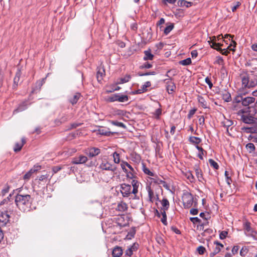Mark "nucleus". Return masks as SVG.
I'll list each match as a JSON object with an SVG mask.
<instances>
[{
    "mask_svg": "<svg viewBox=\"0 0 257 257\" xmlns=\"http://www.w3.org/2000/svg\"><path fill=\"white\" fill-rule=\"evenodd\" d=\"M32 202L30 195L18 194L15 198V203L17 207L23 211L29 210Z\"/></svg>",
    "mask_w": 257,
    "mask_h": 257,
    "instance_id": "2",
    "label": "nucleus"
},
{
    "mask_svg": "<svg viewBox=\"0 0 257 257\" xmlns=\"http://www.w3.org/2000/svg\"><path fill=\"white\" fill-rule=\"evenodd\" d=\"M131 184L133 187L132 193L136 195L138 192V188L140 184V183L138 180L136 179H133L132 181Z\"/></svg>",
    "mask_w": 257,
    "mask_h": 257,
    "instance_id": "15",
    "label": "nucleus"
},
{
    "mask_svg": "<svg viewBox=\"0 0 257 257\" xmlns=\"http://www.w3.org/2000/svg\"><path fill=\"white\" fill-rule=\"evenodd\" d=\"M27 108V102H24L21 103L18 107L16 108L14 111L13 114H16L19 112L25 110Z\"/></svg>",
    "mask_w": 257,
    "mask_h": 257,
    "instance_id": "20",
    "label": "nucleus"
},
{
    "mask_svg": "<svg viewBox=\"0 0 257 257\" xmlns=\"http://www.w3.org/2000/svg\"><path fill=\"white\" fill-rule=\"evenodd\" d=\"M87 161L88 158L86 156L80 155L73 158L71 163L76 165L83 164Z\"/></svg>",
    "mask_w": 257,
    "mask_h": 257,
    "instance_id": "9",
    "label": "nucleus"
},
{
    "mask_svg": "<svg viewBox=\"0 0 257 257\" xmlns=\"http://www.w3.org/2000/svg\"><path fill=\"white\" fill-rule=\"evenodd\" d=\"M156 241L160 245H163L165 243L164 239L160 236L156 237Z\"/></svg>",
    "mask_w": 257,
    "mask_h": 257,
    "instance_id": "61",
    "label": "nucleus"
},
{
    "mask_svg": "<svg viewBox=\"0 0 257 257\" xmlns=\"http://www.w3.org/2000/svg\"><path fill=\"white\" fill-rule=\"evenodd\" d=\"M198 253L200 254H203L205 251V248L203 246H199L197 249Z\"/></svg>",
    "mask_w": 257,
    "mask_h": 257,
    "instance_id": "59",
    "label": "nucleus"
},
{
    "mask_svg": "<svg viewBox=\"0 0 257 257\" xmlns=\"http://www.w3.org/2000/svg\"><path fill=\"white\" fill-rule=\"evenodd\" d=\"M221 250V248H219L218 246L216 245V247H215V248L214 249V250L213 251H212L210 254L212 256L213 255H215V254H216L217 253H218V252H219Z\"/></svg>",
    "mask_w": 257,
    "mask_h": 257,
    "instance_id": "58",
    "label": "nucleus"
},
{
    "mask_svg": "<svg viewBox=\"0 0 257 257\" xmlns=\"http://www.w3.org/2000/svg\"><path fill=\"white\" fill-rule=\"evenodd\" d=\"M120 87L119 86H116L115 85H112L111 86L109 87V88L108 89H107L106 92L108 93H111L114 92V91H117L120 89Z\"/></svg>",
    "mask_w": 257,
    "mask_h": 257,
    "instance_id": "44",
    "label": "nucleus"
},
{
    "mask_svg": "<svg viewBox=\"0 0 257 257\" xmlns=\"http://www.w3.org/2000/svg\"><path fill=\"white\" fill-rule=\"evenodd\" d=\"M40 169V167H37V168L35 169V167L34 168H32L30 169L23 177V178L25 180H29L31 178V176L33 174H34L35 172L37 171L39 169Z\"/></svg>",
    "mask_w": 257,
    "mask_h": 257,
    "instance_id": "14",
    "label": "nucleus"
},
{
    "mask_svg": "<svg viewBox=\"0 0 257 257\" xmlns=\"http://www.w3.org/2000/svg\"><path fill=\"white\" fill-rule=\"evenodd\" d=\"M161 203L162 206V207L161 208V210L162 211L166 212L167 210H168L170 207V203L167 198H164L161 201Z\"/></svg>",
    "mask_w": 257,
    "mask_h": 257,
    "instance_id": "13",
    "label": "nucleus"
},
{
    "mask_svg": "<svg viewBox=\"0 0 257 257\" xmlns=\"http://www.w3.org/2000/svg\"><path fill=\"white\" fill-rule=\"evenodd\" d=\"M105 74V71L103 68H99L97 72V78L98 81H101Z\"/></svg>",
    "mask_w": 257,
    "mask_h": 257,
    "instance_id": "23",
    "label": "nucleus"
},
{
    "mask_svg": "<svg viewBox=\"0 0 257 257\" xmlns=\"http://www.w3.org/2000/svg\"><path fill=\"white\" fill-rule=\"evenodd\" d=\"M123 251L121 247L116 246L112 250V254L113 257H119L122 254Z\"/></svg>",
    "mask_w": 257,
    "mask_h": 257,
    "instance_id": "18",
    "label": "nucleus"
},
{
    "mask_svg": "<svg viewBox=\"0 0 257 257\" xmlns=\"http://www.w3.org/2000/svg\"><path fill=\"white\" fill-rule=\"evenodd\" d=\"M81 96V94L79 93H75L72 98H70L69 101L70 102L74 105L76 104L77 101H78L79 99L80 98Z\"/></svg>",
    "mask_w": 257,
    "mask_h": 257,
    "instance_id": "26",
    "label": "nucleus"
},
{
    "mask_svg": "<svg viewBox=\"0 0 257 257\" xmlns=\"http://www.w3.org/2000/svg\"><path fill=\"white\" fill-rule=\"evenodd\" d=\"M210 40L208 41V42L209 43L211 48L216 50L218 51H220L222 55L226 56L228 55L229 51H228L227 49H222L221 47L223 46V44L216 43V39L215 36L212 37V39L211 38H210Z\"/></svg>",
    "mask_w": 257,
    "mask_h": 257,
    "instance_id": "6",
    "label": "nucleus"
},
{
    "mask_svg": "<svg viewBox=\"0 0 257 257\" xmlns=\"http://www.w3.org/2000/svg\"><path fill=\"white\" fill-rule=\"evenodd\" d=\"M195 171L196 177L199 182H203L204 178L203 177L202 172L198 166L195 167Z\"/></svg>",
    "mask_w": 257,
    "mask_h": 257,
    "instance_id": "17",
    "label": "nucleus"
},
{
    "mask_svg": "<svg viewBox=\"0 0 257 257\" xmlns=\"http://www.w3.org/2000/svg\"><path fill=\"white\" fill-rule=\"evenodd\" d=\"M156 74V72L151 71V72H146V73H139L138 75L140 76H147V75H155Z\"/></svg>",
    "mask_w": 257,
    "mask_h": 257,
    "instance_id": "56",
    "label": "nucleus"
},
{
    "mask_svg": "<svg viewBox=\"0 0 257 257\" xmlns=\"http://www.w3.org/2000/svg\"><path fill=\"white\" fill-rule=\"evenodd\" d=\"M197 100L202 107L204 108H207V103L203 97L198 95L197 96Z\"/></svg>",
    "mask_w": 257,
    "mask_h": 257,
    "instance_id": "27",
    "label": "nucleus"
},
{
    "mask_svg": "<svg viewBox=\"0 0 257 257\" xmlns=\"http://www.w3.org/2000/svg\"><path fill=\"white\" fill-rule=\"evenodd\" d=\"M113 159V162L115 164H119L120 162V154L117 153V152H114L112 154Z\"/></svg>",
    "mask_w": 257,
    "mask_h": 257,
    "instance_id": "32",
    "label": "nucleus"
},
{
    "mask_svg": "<svg viewBox=\"0 0 257 257\" xmlns=\"http://www.w3.org/2000/svg\"><path fill=\"white\" fill-rule=\"evenodd\" d=\"M147 190H148L149 199H150V201H151L152 202L153 201V199L154 198V192L151 189L150 187H148L147 188Z\"/></svg>",
    "mask_w": 257,
    "mask_h": 257,
    "instance_id": "49",
    "label": "nucleus"
},
{
    "mask_svg": "<svg viewBox=\"0 0 257 257\" xmlns=\"http://www.w3.org/2000/svg\"><path fill=\"white\" fill-rule=\"evenodd\" d=\"M10 186L8 184H6L5 185L1 192L2 196H5L7 193H8L10 190Z\"/></svg>",
    "mask_w": 257,
    "mask_h": 257,
    "instance_id": "48",
    "label": "nucleus"
},
{
    "mask_svg": "<svg viewBox=\"0 0 257 257\" xmlns=\"http://www.w3.org/2000/svg\"><path fill=\"white\" fill-rule=\"evenodd\" d=\"M12 195L10 194L7 199H5L1 202V205H3L5 204H8L7 207V211L2 212L0 213V228L2 227L6 226L8 223H10V216L8 214V211L10 212L13 211V203L10 200V198Z\"/></svg>",
    "mask_w": 257,
    "mask_h": 257,
    "instance_id": "1",
    "label": "nucleus"
},
{
    "mask_svg": "<svg viewBox=\"0 0 257 257\" xmlns=\"http://www.w3.org/2000/svg\"><path fill=\"white\" fill-rule=\"evenodd\" d=\"M217 59L215 61V63L219 65H221L222 66L224 65V61L223 58L221 57L218 56L217 57Z\"/></svg>",
    "mask_w": 257,
    "mask_h": 257,
    "instance_id": "55",
    "label": "nucleus"
},
{
    "mask_svg": "<svg viewBox=\"0 0 257 257\" xmlns=\"http://www.w3.org/2000/svg\"><path fill=\"white\" fill-rule=\"evenodd\" d=\"M241 120L245 123L253 124L256 123V119L254 117L248 114H242L241 116Z\"/></svg>",
    "mask_w": 257,
    "mask_h": 257,
    "instance_id": "11",
    "label": "nucleus"
},
{
    "mask_svg": "<svg viewBox=\"0 0 257 257\" xmlns=\"http://www.w3.org/2000/svg\"><path fill=\"white\" fill-rule=\"evenodd\" d=\"M99 168L102 170L110 171L114 174L117 169V167L115 165L112 164L105 159H102L99 164Z\"/></svg>",
    "mask_w": 257,
    "mask_h": 257,
    "instance_id": "5",
    "label": "nucleus"
},
{
    "mask_svg": "<svg viewBox=\"0 0 257 257\" xmlns=\"http://www.w3.org/2000/svg\"><path fill=\"white\" fill-rule=\"evenodd\" d=\"M128 100V97L126 95H122L119 93V97L118 98V101L123 102L127 101Z\"/></svg>",
    "mask_w": 257,
    "mask_h": 257,
    "instance_id": "43",
    "label": "nucleus"
},
{
    "mask_svg": "<svg viewBox=\"0 0 257 257\" xmlns=\"http://www.w3.org/2000/svg\"><path fill=\"white\" fill-rule=\"evenodd\" d=\"M255 98L251 96H245L244 95H237L234 99V101L238 103H241L243 106L249 108V106L254 107Z\"/></svg>",
    "mask_w": 257,
    "mask_h": 257,
    "instance_id": "3",
    "label": "nucleus"
},
{
    "mask_svg": "<svg viewBox=\"0 0 257 257\" xmlns=\"http://www.w3.org/2000/svg\"><path fill=\"white\" fill-rule=\"evenodd\" d=\"M209 163L210 164V165L212 167H213L214 169H215V170L218 169L219 166H218V164L215 161H214L213 159H210L209 160Z\"/></svg>",
    "mask_w": 257,
    "mask_h": 257,
    "instance_id": "45",
    "label": "nucleus"
},
{
    "mask_svg": "<svg viewBox=\"0 0 257 257\" xmlns=\"http://www.w3.org/2000/svg\"><path fill=\"white\" fill-rule=\"evenodd\" d=\"M248 251H249V249H248V247L245 246H243L240 250V252H239L240 255L241 256L244 257L246 255V254L248 252Z\"/></svg>",
    "mask_w": 257,
    "mask_h": 257,
    "instance_id": "39",
    "label": "nucleus"
},
{
    "mask_svg": "<svg viewBox=\"0 0 257 257\" xmlns=\"http://www.w3.org/2000/svg\"><path fill=\"white\" fill-rule=\"evenodd\" d=\"M161 215H162V218H161V222L163 223L164 225H166L167 224V214L166 212L162 211Z\"/></svg>",
    "mask_w": 257,
    "mask_h": 257,
    "instance_id": "47",
    "label": "nucleus"
},
{
    "mask_svg": "<svg viewBox=\"0 0 257 257\" xmlns=\"http://www.w3.org/2000/svg\"><path fill=\"white\" fill-rule=\"evenodd\" d=\"M191 63V59L190 58H188L179 62V64L183 66H187L190 65Z\"/></svg>",
    "mask_w": 257,
    "mask_h": 257,
    "instance_id": "42",
    "label": "nucleus"
},
{
    "mask_svg": "<svg viewBox=\"0 0 257 257\" xmlns=\"http://www.w3.org/2000/svg\"><path fill=\"white\" fill-rule=\"evenodd\" d=\"M201 141L202 140H201V138L191 136V137H190L189 138V141L191 143H192L194 145H195L196 146H198L197 145L200 144L201 142Z\"/></svg>",
    "mask_w": 257,
    "mask_h": 257,
    "instance_id": "24",
    "label": "nucleus"
},
{
    "mask_svg": "<svg viewBox=\"0 0 257 257\" xmlns=\"http://www.w3.org/2000/svg\"><path fill=\"white\" fill-rule=\"evenodd\" d=\"M97 132L99 134L104 136H109L110 133V132L106 131V129L103 127H99Z\"/></svg>",
    "mask_w": 257,
    "mask_h": 257,
    "instance_id": "37",
    "label": "nucleus"
},
{
    "mask_svg": "<svg viewBox=\"0 0 257 257\" xmlns=\"http://www.w3.org/2000/svg\"><path fill=\"white\" fill-rule=\"evenodd\" d=\"M127 209V204L123 202H121L118 203L117 206V210L119 211L123 212L126 210Z\"/></svg>",
    "mask_w": 257,
    "mask_h": 257,
    "instance_id": "28",
    "label": "nucleus"
},
{
    "mask_svg": "<svg viewBox=\"0 0 257 257\" xmlns=\"http://www.w3.org/2000/svg\"><path fill=\"white\" fill-rule=\"evenodd\" d=\"M190 220L193 223H200L201 220L198 218L197 217H191Z\"/></svg>",
    "mask_w": 257,
    "mask_h": 257,
    "instance_id": "64",
    "label": "nucleus"
},
{
    "mask_svg": "<svg viewBox=\"0 0 257 257\" xmlns=\"http://www.w3.org/2000/svg\"><path fill=\"white\" fill-rule=\"evenodd\" d=\"M120 166L124 172H127V171H128L126 169V168H128L131 171L135 172L134 169L127 162L123 161H121Z\"/></svg>",
    "mask_w": 257,
    "mask_h": 257,
    "instance_id": "16",
    "label": "nucleus"
},
{
    "mask_svg": "<svg viewBox=\"0 0 257 257\" xmlns=\"http://www.w3.org/2000/svg\"><path fill=\"white\" fill-rule=\"evenodd\" d=\"M192 3L185 0H181L178 2V6L181 7L189 8L192 6Z\"/></svg>",
    "mask_w": 257,
    "mask_h": 257,
    "instance_id": "25",
    "label": "nucleus"
},
{
    "mask_svg": "<svg viewBox=\"0 0 257 257\" xmlns=\"http://www.w3.org/2000/svg\"><path fill=\"white\" fill-rule=\"evenodd\" d=\"M131 185L123 183L120 185V191L123 197H128L131 193Z\"/></svg>",
    "mask_w": 257,
    "mask_h": 257,
    "instance_id": "8",
    "label": "nucleus"
},
{
    "mask_svg": "<svg viewBox=\"0 0 257 257\" xmlns=\"http://www.w3.org/2000/svg\"><path fill=\"white\" fill-rule=\"evenodd\" d=\"M173 24H171L170 25L167 26L164 29V34L166 35H168L173 30Z\"/></svg>",
    "mask_w": 257,
    "mask_h": 257,
    "instance_id": "46",
    "label": "nucleus"
},
{
    "mask_svg": "<svg viewBox=\"0 0 257 257\" xmlns=\"http://www.w3.org/2000/svg\"><path fill=\"white\" fill-rule=\"evenodd\" d=\"M241 3L239 2H237L235 4L233 5L231 7V9L232 12H234L236 9L240 6Z\"/></svg>",
    "mask_w": 257,
    "mask_h": 257,
    "instance_id": "54",
    "label": "nucleus"
},
{
    "mask_svg": "<svg viewBox=\"0 0 257 257\" xmlns=\"http://www.w3.org/2000/svg\"><path fill=\"white\" fill-rule=\"evenodd\" d=\"M131 78V76L130 75H126L123 77L120 78L119 79V82H118L119 84L124 83L128 82Z\"/></svg>",
    "mask_w": 257,
    "mask_h": 257,
    "instance_id": "38",
    "label": "nucleus"
},
{
    "mask_svg": "<svg viewBox=\"0 0 257 257\" xmlns=\"http://www.w3.org/2000/svg\"><path fill=\"white\" fill-rule=\"evenodd\" d=\"M246 148L249 150L250 153L254 151L255 149L254 144L251 143L246 144Z\"/></svg>",
    "mask_w": 257,
    "mask_h": 257,
    "instance_id": "50",
    "label": "nucleus"
},
{
    "mask_svg": "<svg viewBox=\"0 0 257 257\" xmlns=\"http://www.w3.org/2000/svg\"><path fill=\"white\" fill-rule=\"evenodd\" d=\"M164 82L166 83V89L169 93H172L175 89L176 86L174 83L172 81L171 78L166 79Z\"/></svg>",
    "mask_w": 257,
    "mask_h": 257,
    "instance_id": "12",
    "label": "nucleus"
},
{
    "mask_svg": "<svg viewBox=\"0 0 257 257\" xmlns=\"http://www.w3.org/2000/svg\"><path fill=\"white\" fill-rule=\"evenodd\" d=\"M240 78L241 80L242 87L244 88H250L254 87L256 83L252 80H250V77L248 74L243 73L240 75Z\"/></svg>",
    "mask_w": 257,
    "mask_h": 257,
    "instance_id": "4",
    "label": "nucleus"
},
{
    "mask_svg": "<svg viewBox=\"0 0 257 257\" xmlns=\"http://www.w3.org/2000/svg\"><path fill=\"white\" fill-rule=\"evenodd\" d=\"M85 153L89 157L93 158L100 153V150L97 148L92 147L86 150Z\"/></svg>",
    "mask_w": 257,
    "mask_h": 257,
    "instance_id": "10",
    "label": "nucleus"
},
{
    "mask_svg": "<svg viewBox=\"0 0 257 257\" xmlns=\"http://www.w3.org/2000/svg\"><path fill=\"white\" fill-rule=\"evenodd\" d=\"M21 75V71L20 70L18 69L16 73L15 77L14 78V85L13 86V88H16V87L18 86L19 82L20 81Z\"/></svg>",
    "mask_w": 257,
    "mask_h": 257,
    "instance_id": "19",
    "label": "nucleus"
},
{
    "mask_svg": "<svg viewBox=\"0 0 257 257\" xmlns=\"http://www.w3.org/2000/svg\"><path fill=\"white\" fill-rule=\"evenodd\" d=\"M145 56L144 57V60H152L154 58V55L151 53V50L149 49L148 50L144 51Z\"/></svg>",
    "mask_w": 257,
    "mask_h": 257,
    "instance_id": "29",
    "label": "nucleus"
},
{
    "mask_svg": "<svg viewBox=\"0 0 257 257\" xmlns=\"http://www.w3.org/2000/svg\"><path fill=\"white\" fill-rule=\"evenodd\" d=\"M151 83L150 81H147L145 83L144 85L141 87V89L143 92H145L147 90V88L150 86H151Z\"/></svg>",
    "mask_w": 257,
    "mask_h": 257,
    "instance_id": "53",
    "label": "nucleus"
},
{
    "mask_svg": "<svg viewBox=\"0 0 257 257\" xmlns=\"http://www.w3.org/2000/svg\"><path fill=\"white\" fill-rule=\"evenodd\" d=\"M196 148L199 151V153L197 155L198 157L200 159L203 160V156L204 155V152H205L204 150L202 147H199V146H196Z\"/></svg>",
    "mask_w": 257,
    "mask_h": 257,
    "instance_id": "40",
    "label": "nucleus"
},
{
    "mask_svg": "<svg viewBox=\"0 0 257 257\" xmlns=\"http://www.w3.org/2000/svg\"><path fill=\"white\" fill-rule=\"evenodd\" d=\"M111 123L114 125L117 126H119V127L124 128H125V124L121 122H119L117 121H112L111 122Z\"/></svg>",
    "mask_w": 257,
    "mask_h": 257,
    "instance_id": "52",
    "label": "nucleus"
},
{
    "mask_svg": "<svg viewBox=\"0 0 257 257\" xmlns=\"http://www.w3.org/2000/svg\"><path fill=\"white\" fill-rule=\"evenodd\" d=\"M243 227L244 233L249 231V230H251L252 228L251 227V223L247 221L243 222Z\"/></svg>",
    "mask_w": 257,
    "mask_h": 257,
    "instance_id": "36",
    "label": "nucleus"
},
{
    "mask_svg": "<svg viewBox=\"0 0 257 257\" xmlns=\"http://www.w3.org/2000/svg\"><path fill=\"white\" fill-rule=\"evenodd\" d=\"M126 174V177L127 178H129V179H132V180L133 179H135L136 178V176L134 175V173H135V172H132L130 170V172L128 171H127V172H125Z\"/></svg>",
    "mask_w": 257,
    "mask_h": 257,
    "instance_id": "51",
    "label": "nucleus"
},
{
    "mask_svg": "<svg viewBox=\"0 0 257 257\" xmlns=\"http://www.w3.org/2000/svg\"><path fill=\"white\" fill-rule=\"evenodd\" d=\"M228 234V232L226 231H222L220 232L219 234V238L221 239H223L226 238L227 235Z\"/></svg>",
    "mask_w": 257,
    "mask_h": 257,
    "instance_id": "62",
    "label": "nucleus"
},
{
    "mask_svg": "<svg viewBox=\"0 0 257 257\" xmlns=\"http://www.w3.org/2000/svg\"><path fill=\"white\" fill-rule=\"evenodd\" d=\"M62 169V167L60 166H54L52 168V171L54 173H56Z\"/></svg>",
    "mask_w": 257,
    "mask_h": 257,
    "instance_id": "63",
    "label": "nucleus"
},
{
    "mask_svg": "<svg viewBox=\"0 0 257 257\" xmlns=\"http://www.w3.org/2000/svg\"><path fill=\"white\" fill-rule=\"evenodd\" d=\"M119 93H116L114 94H113L111 96H109L107 98V101L108 102H114L117 101H118V98L119 97Z\"/></svg>",
    "mask_w": 257,
    "mask_h": 257,
    "instance_id": "33",
    "label": "nucleus"
},
{
    "mask_svg": "<svg viewBox=\"0 0 257 257\" xmlns=\"http://www.w3.org/2000/svg\"><path fill=\"white\" fill-rule=\"evenodd\" d=\"M246 236L251 237L253 240L257 241V232L253 228L244 233Z\"/></svg>",
    "mask_w": 257,
    "mask_h": 257,
    "instance_id": "21",
    "label": "nucleus"
},
{
    "mask_svg": "<svg viewBox=\"0 0 257 257\" xmlns=\"http://www.w3.org/2000/svg\"><path fill=\"white\" fill-rule=\"evenodd\" d=\"M26 143V141L24 138L22 139V142L21 143H17L15 144V146L14 148V150L15 152H17L20 151L25 143Z\"/></svg>",
    "mask_w": 257,
    "mask_h": 257,
    "instance_id": "22",
    "label": "nucleus"
},
{
    "mask_svg": "<svg viewBox=\"0 0 257 257\" xmlns=\"http://www.w3.org/2000/svg\"><path fill=\"white\" fill-rule=\"evenodd\" d=\"M233 122L232 120L226 119L222 122L223 126L224 128L226 129V132L227 134H229L228 128L229 126H231L233 124Z\"/></svg>",
    "mask_w": 257,
    "mask_h": 257,
    "instance_id": "30",
    "label": "nucleus"
},
{
    "mask_svg": "<svg viewBox=\"0 0 257 257\" xmlns=\"http://www.w3.org/2000/svg\"><path fill=\"white\" fill-rule=\"evenodd\" d=\"M239 248L240 247L238 245L234 246L232 247V250H231L232 254L233 255L236 254L238 252V251Z\"/></svg>",
    "mask_w": 257,
    "mask_h": 257,
    "instance_id": "60",
    "label": "nucleus"
},
{
    "mask_svg": "<svg viewBox=\"0 0 257 257\" xmlns=\"http://www.w3.org/2000/svg\"><path fill=\"white\" fill-rule=\"evenodd\" d=\"M185 176L191 182H194L195 181V178L191 172H187Z\"/></svg>",
    "mask_w": 257,
    "mask_h": 257,
    "instance_id": "41",
    "label": "nucleus"
},
{
    "mask_svg": "<svg viewBox=\"0 0 257 257\" xmlns=\"http://www.w3.org/2000/svg\"><path fill=\"white\" fill-rule=\"evenodd\" d=\"M136 230L135 227H132L130 230L127 233V234L126 236V238L128 239H131L133 238L136 234Z\"/></svg>",
    "mask_w": 257,
    "mask_h": 257,
    "instance_id": "31",
    "label": "nucleus"
},
{
    "mask_svg": "<svg viewBox=\"0 0 257 257\" xmlns=\"http://www.w3.org/2000/svg\"><path fill=\"white\" fill-rule=\"evenodd\" d=\"M162 110L160 108L157 109L154 112L156 118L159 119Z\"/></svg>",
    "mask_w": 257,
    "mask_h": 257,
    "instance_id": "57",
    "label": "nucleus"
},
{
    "mask_svg": "<svg viewBox=\"0 0 257 257\" xmlns=\"http://www.w3.org/2000/svg\"><path fill=\"white\" fill-rule=\"evenodd\" d=\"M183 205L185 208L191 207L193 202V195L188 191L184 192L182 197Z\"/></svg>",
    "mask_w": 257,
    "mask_h": 257,
    "instance_id": "7",
    "label": "nucleus"
},
{
    "mask_svg": "<svg viewBox=\"0 0 257 257\" xmlns=\"http://www.w3.org/2000/svg\"><path fill=\"white\" fill-rule=\"evenodd\" d=\"M222 99L226 102H229L231 100V95L228 92L225 91L222 94Z\"/></svg>",
    "mask_w": 257,
    "mask_h": 257,
    "instance_id": "34",
    "label": "nucleus"
},
{
    "mask_svg": "<svg viewBox=\"0 0 257 257\" xmlns=\"http://www.w3.org/2000/svg\"><path fill=\"white\" fill-rule=\"evenodd\" d=\"M142 169L144 173L150 176H154V174L146 167L144 163H142Z\"/></svg>",
    "mask_w": 257,
    "mask_h": 257,
    "instance_id": "35",
    "label": "nucleus"
}]
</instances>
